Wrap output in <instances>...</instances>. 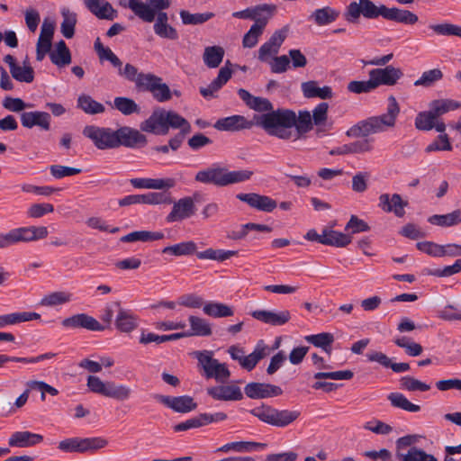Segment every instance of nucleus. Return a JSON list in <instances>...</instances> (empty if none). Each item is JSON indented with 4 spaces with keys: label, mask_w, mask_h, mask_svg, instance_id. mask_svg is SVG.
<instances>
[{
    "label": "nucleus",
    "mask_w": 461,
    "mask_h": 461,
    "mask_svg": "<svg viewBox=\"0 0 461 461\" xmlns=\"http://www.w3.org/2000/svg\"><path fill=\"white\" fill-rule=\"evenodd\" d=\"M366 19H376L379 16L395 23L413 25L418 23L416 14L398 7H387L384 5H375L371 0L351 2L346 8L344 17L350 23H357L360 16Z\"/></svg>",
    "instance_id": "nucleus-1"
},
{
    "label": "nucleus",
    "mask_w": 461,
    "mask_h": 461,
    "mask_svg": "<svg viewBox=\"0 0 461 461\" xmlns=\"http://www.w3.org/2000/svg\"><path fill=\"white\" fill-rule=\"evenodd\" d=\"M399 113V104L393 95H390L385 113L359 121L346 131V135L349 138H365L385 131L387 129L395 126L396 118Z\"/></svg>",
    "instance_id": "nucleus-2"
},
{
    "label": "nucleus",
    "mask_w": 461,
    "mask_h": 461,
    "mask_svg": "<svg viewBox=\"0 0 461 461\" xmlns=\"http://www.w3.org/2000/svg\"><path fill=\"white\" fill-rule=\"evenodd\" d=\"M184 127V132H190L191 125L175 111L163 108L155 109L151 115L140 123V130L155 135H167L169 129Z\"/></svg>",
    "instance_id": "nucleus-3"
},
{
    "label": "nucleus",
    "mask_w": 461,
    "mask_h": 461,
    "mask_svg": "<svg viewBox=\"0 0 461 461\" xmlns=\"http://www.w3.org/2000/svg\"><path fill=\"white\" fill-rule=\"evenodd\" d=\"M257 124L270 136L281 140H292L291 128L295 124V113L289 109L272 110L255 117Z\"/></svg>",
    "instance_id": "nucleus-4"
},
{
    "label": "nucleus",
    "mask_w": 461,
    "mask_h": 461,
    "mask_svg": "<svg viewBox=\"0 0 461 461\" xmlns=\"http://www.w3.org/2000/svg\"><path fill=\"white\" fill-rule=\"evenodd\" d=\"M252 176L253 172L250 170L230 171L226 167L213 165L206 169L198 171L194 179L197 182L206 185L227 186L247 181L250 179Z\"/></svg>",
    "instance_id": "nucleus-5"
},
{
    "label": "nucleus",
    "mask_w": 461,
    "mask_h": 461,
    "mask_svg": "<svg viewBox=\"0 0 461 461\" xmlns=\"http://www.w3.org/2000/svg\"><path fill=\"white\" fill-rule=\"evenodd\" d=\"M249 412L261 421L278 428L289 426L301 416L300 411L278 410L267 404H261Z\"/></svg>",
    "instance_id": "nucleus-6"
},
{
    "label": "nucleus",
    "mask_w": 461,
    "mask_h": 461,
    "mask_svg": "<svg viewBox=\"0 0 461 461\" xmlns=\"http://www.w3.org/2000/svg\"><path fill=\"white\" fill-rule=\"evenodd\" d=\"M48 230L44 226L22 227L7 233H0V249L8 248L18 242H29L46 238Z\"/></svg>",
    "instance_id": "nucleus-7"
},
{
    "label": "nucleus",
    "mask_w": 461,
    "mask_h": 461,
    "mask_svg": "<svg viewBox=\"0 0 461 461\" xmlns=\"http://www.w3.org/2000/svg\"><path fill=\"white\" fill-rule=\"evenodd\" d=\"M86 385L95 393L113 398L117 401H126L131 397V390L123 384H115L114 382H104L98 376L89 375Z\"/></svg>",
    "instance_id": "nucleus-8"
},
{
    "label": "nucleus",
    "mask_w": 461,
    "mask_h": 461,
    "mask_svg": "<svg viewBox=\"0 0 461 461\" xmlns=\"http://www.w3.org/2000/svg\"><path fill=\"white\" fill-rule=\"evenodd\" d=\"M109 441L102 437L93 438H68L59 443L58 448L67 453H86L104 448Z\"/></svg>",
    "instance_id": "nucleus-9"
},
{
    "label": "nucleus",
    "mask_w": 461,
    "mask_h": 461,
    "mask_svg": "<svg viewBox=\"0 0 461 461\" xmlns=\"http://www.w3.org/2000/svg\"><path fill=\"white\" fill-rule=\"evenodd\" d=\"M195 356L198 365L203 368V375L207 379L214 378L216 381L224 383L230 378V372L226 364L220 363L213 358L212 351H197Z\"/></svg>",
    "instance_id": "nucleus-10"
},
{
    "label": "nucleus",
    "mask_w": 461,
    "mask_h": 461,
    "mask_svg": "<svg viewBox=\"0 0 461 461\" xmlns=\"http://www.w3.org/2000/svg\"><path fill=\"white\" fill-rule=\"evenodd\" d=\"M148 4L141 0H129L128 8L135 15L146 23H152L155 20L158 11H163L170 6V0H146Z\"/></svg>",
    "instance_id": "nucleus-11"
},
{
    "label": "nucleus",
    "mask_w": 461,
    "mask_h": 461,
    "mask_svg": "<svg viewBox=\"0 0 461 461\" xmlns=\"http://www.w3.org/2000/svg\"><path fill=\"white\" fill-rule=\"evenodd\" d=\"M83 134L90 139L99 149L117 148L115 131L110 128L89 125L84 128Z\"/></svg>",
    "instance_id": "nucleus-12"
},
{
    "label": "nucleus",
    "mask_w": 461,
    "mask_h": 461,
    "mask_svg": "<svg viewBox=\"0 0 461 461\" xmlns=\"http://www.w3.org/2000/svg\"><path fill=\"white\" fill-rule=\"evenodd\" d=\"M153 398L176 412L186 413L195 410L197 407L194 398L189 395L167 396L154 394Z\"/></svg>",
    "instance_id": "nucleus-13"
},
{
    "label": "nucleus",
    "mask_w": 461,
    "mask_h": 461,
    "mask_svg": "<svg viewBox=\"0 0 461 461\" xmlns=\"http://www.w3.org/2000/svg\"><path fill=\"white\" fill-rule=\"evenodd\" d=\"M195 211L194 199L185 196L173 203L171 212L167 215L166 221L170 223L182 221L194 215Z\"/></svg>",
    "instance_id": "nucleus-14"
},
{
    "label": "nucleus",
    "mask_w": 461,
    "mask_h": 461,
    "mask_svg": "<svg viewBox=\"0 0 461 461\" xmlns=\"http://www.w3.org/2000/svg\"><path fill=\"white\" fill-rule=\"evenodd\" d=\"M61 324L65 328L86 329L91 331H103L105 330L103 324L86 313H77L65 318Z\"/></svg>",
    "instance_id": "nucleus-15"
},
{
    "label": "nucleus",
    "mask_w": 461,
    "mask_h": 461,
    "mask_svg": "<svg viewBox=\"0 0 461 461\" xmlns=\"http://www.w3.org/2000/svg\"><path fill=\"white\" fill-rule=\"evenodd\" d=\"M236 197L240 201L249 204L251 208L257 209L261 212H271L277 206V203L276 200L272 199L267 195H262L257 193H240L238 194Z\"/></svg>",
    "instance_id": "nucleus-16"
},
{
    "label": "nucleus",
    "mask_w": 461,
    "mask_h": 461,
    "mask_svg": "<svg viewBox=\"0 0 461 461\" xmlns=\"http://www.w3.org/2000/svg\"><path fill=\"white\" fill-rule=\"evenodd\" d=\"M403 76L401 68L386 66L384 68H374L369 71V77L374 79L376 88L379 86H394Z\"/></svg>",
    "instance_id": "nucleus-17"
},
{
    "label": "nucleus",
    "mask_w": 461,
    "mask_h": 461,
    "mask_svg": "<svg viewBox=\"0 0 461 461\" xmlns=\"http://www.w3.org/2000/svg\"><path fill=\"white\" fill-rule=\"evenodd\" d=\"M244 392L250 399H264L274 396H279L283 393L281 387L265 383H249Z\"/></svg>",
    "instance_id": "nucleus-18"
},
{
    "label": "nucleus",
    "mask_w": 461,
    "mask_h": 461,
    "mask_svg": "<svg viewBox=\"0 0 461 461\" xmlns=\"http://www.w3.org/2000/svg\"><path fill=\"white\" fill-rule=\"evenodd\" d=\"M250 314L254 319L272 326H282L291 320V312L288 310H256Z\"/></svg>",
    "instance_id": "nucleus-19"
},
{
    "label": "nucleus",
    "mask_w": 461,
    "mask_h": 461,
    "mask_svg": "<svg viewBox=\"0 0 461 461\" xmlns=\"http://www.w3.org/2000/svg\"><path fill=\"white\" fill-rule=\"evenodd\" d=\"M117 139V148L124 146L128 148H134L137 145L144 146L147 143V138L140 133L138 130L130 127H121L115 131Z\"/></svg>",
    "instance_id": "nucleus-20"
},
{
    "label": "nucleus",
    "mask_w": 461,
    "mask_h": 461,
    "mask_svg": "<svg viewBox=\"0 0 461 461\" xmlns=\"http://www.w3.org/2000/svg\"><path fill=\"white\" fill-rule=\"evenodd\" d=\"M378 200V206L384 212H393L397 217L404 215V208L408 205V203L403 201L400 194H382Z\"/></svg>",
    "instance_id": "nucleus-21"
},
{
    "label": "nucleus",
    "mask_w": 461,
    "mask_h": 461,
    "mask_svg": "<svg viewBox=\"0 0 461 461\" xmlns=\"http://www.w3.org/2000/svg\"><path fill=\"white\" fill-rule=\"evenodd\" d=\"M374 149L370 139H362L350 143L343 144L330 150L331 156H343L348 154H361L372 151Z\"/></svg>",
    "instance_id": "nucleus-22"
},
{
    "label": "nucleus",
    "mask_w": 461,
    "mask_h": 461,
    "mask_svg": "<svg viewBox=\"0 0 461 461\" xmlns=\"http://www.w3.org/2000/svg\"><path fill=\"white\" fill-rule=\"evenodd\" d=\"M50 113L46 112H23L21 114L22 125L28 129L38 126L43 131H49L50 129Z\"/></svg>",
    "instance_id": "nucleus-23"
},
{
    "label": "nucleus",
    "mask_w": 461,
    "mask_h": 461,
    "mask_svg": "<svg viewBox=\"0 0 461 461\" xmlns=\"http://www.w3.org/2000/svg\"><path fill=\"white\" fill-rule=\"evenodd\" d=\"M207 393L217 401H240L243 393L237 385H217L207 388Z\"/></svg>",
    "instance_id": "nucleus-24"
},
{
    "label": "nucleus",
    "mask_w": 461,
    "mask_h": 461,
    "mask_svg": "<svg viewBox=\"0 0 461 461\" xmlns=\"http://www.w3.org/2000/svg\"><path fill=\"white\" fill-rule=\"evenodd\" d=\"M86 7L97 18L113 21L117 17V11L105 0H83Z\"/></svg>",
    "instance_id": "nucleus-25"
},
{
    "label": "nucleus",
    "mask_w": 461,
    "mask_h": 461,
    "mask_svg": "<svg viewBox=\"0 0 461 461\" xmlns=\"http://www.w3.org/2000/svg\"><path fill=\"white\" fill-rule=\"evenodd\" d=\"M229 66H231V63L228 60L226 66L219 70L217 77L208 86L200 88V93L204 98L213 97L214 94L229 81L232 74Z\"/></svg>",
    "instance_id": "nucleus-26"
},
{
    "label": "nucleus",
    "mask_w": 461,
    "mask_h": 461,
    "mask_svg": "<svg viewBox=\"0 0 461 461\" xmlns=\"http://www.w3.org/2000/svg\"><path fill=\"white\" fill-rule=\"evenodd\" d=\"M131 185L138 189H170L176 185L174 178H131Z\"/></svg>",
    "instance_id": "nucleus-27"
},
{
    "label": "nucleus",
    "mask_w": 461,
    "mask_h": 461,
    "mask_svg": "<svg viewBox=\"0 0 461 461\" xmlns=\"http://www.w3.org/2000/svg\"><path fill=\"white\" fill-rule=\"evenodd\" d=\"M118 308V314L115 319V327L121 332L129 333L138 327V318L130 311L122 309L120 302H114Z\"/></svg>",
    "instance_id": "nucleus-28"
},
{
    "label": "nucleus",
    "mask_w": 461,
    "mask_h": 461,
    "mask_svg": "<svg viewBox=\"0 0 461 461\" xmlns=\"http://www.w3.org/2000/svg\"><path fill=\"white\" fill-rule=\"evenodd\" d=\"M238 95L250 109L264 113H270L273 110L272 103L267 98L254 96L243 88L239 89Z\"/></svg>",
    "instance_id": "nucleus-29"
},
{
    "label": "nucleus",
    "mask_w": 461,
    "mask_h": 461,
    "mask_svg": "<svg viewBox=\"0 0 461 461\" xmlns=\"http://www.w3.org/2000/svg\"><path fill=\"white\" fill-rule=\"evenodd\" d=\"M43 437L41 434L30 431H16L8 439L10 447H28L42 442Z\"/></svg>",
    "instance_id": "nucleus-30"
},
{
    "label": "nucleus",
    "mask_w": 461,
    "mask_h": 461,
    "mask_svg": "<svg viewBox=\"0 0 461 461\" xmlns=\"http://www.w3.org/2000/svg\"><path fill=\"white\" fill-rule=\"evenodd\" d=\"M269 19V14H267L250 27L249 31L245 33L242 39V46L244 48L251 49L258 44V39L262 35Z\"/></svg>",
    "instance_id": "nucleus-31"
},
{
    "label": "nucleus",
    "mask_w": 461,
    "mask_h": 461,
    "mask_svg": "<svg viewBox=\"0 0 461 461\" xmlns=\"http://www.w3.org/2000/svg\"><path fill=\"white\" fill-rule=\"evenodd\" d=\"M252 125L251 122H248L247 119L242 115H232L225 118L219 119L214 128L218 131H239L241 129H249Z\"/></svg>",
    "instance_id": "nucleus-32"
},
{
    "label": "nucleus",
    "mask_w": 461,
    "mask_h": 461,
    "mask_svg": "<svg viewBox=\"0 0 461 461\" xmlns=\"http://www.w3.org/2000/svg\"><path fill=\"white\" fill-rule=\"evenodd\" d=\"M313 124L310 112L300 111L298 116L295 115L294 127L291 128L292 140H299L302 135L307 133L312 129Z\"/></svg>",
    "instance_id": "nucleus-33"
},
{
    "label": "nucleus",
    "mask_w": 461,
    "mask_h": 461,
    "mask_svg": "<svg viewBox=\"0 0 461 461\" xmlns=\"http://www.w3.org/2000/svg\"><path fill=\"white\" fill-rule=\"evenodd\" d=\"M321 244L336 248H345L352 242V236L330 229L323 230Z\"/></svg>",
    "instance_id": "nucleus-34"
},
{
    "label": "nucleus",
    "mask_w": 461,
    "mask_h": 461,
    "mask_svg": "<svg viewBox=\"0 0 461 461\" xmlns=\"http://www.w3.org/2000/svg\"><path fill=\"white\" fill-rule=\"evenodd\" d=\"M275 10V5H262L254 8L234 12L232 16L239 19H251L257 23L258 19L263 18L267 14H269V18H271Z\"/></svg>",
    "instance_id": "nucleus-35"
},
{
    "label": "nucleus",
    "mask_w": 461,
    "mask_h": 461,
    "mask_svg": "<svg viewBox=\"0 0 461 461\" xmlns=\"http://www.w3.org/2000/svg\"><path fill=\"white\" fill-rule=\"evenodd\" d=\"M303 94L306 98L319 97L321 99H330L333 96L330 86H325L319 87L316 81L311 80L303 82L301 86Z\"/></svg>",
    "instance_id": "nucleus-36"
},
{
    "label": "nucleus",
    "mask_w": 461,
    "mask_h": 461,
    "mask_svg": "<svg viewBox=\"0 0 461 461\" xmlns=\"http://www.w3.org/2000/svg\"><path fill=\"white\" fill-rule=\"evenodd\" d=\"M161 252L163 254L172 255L175 257L191 256L198 253L197 246L193 240L165 247Z\"/></svg>",
    "instance_id": "nucleus-37"
},
{
    "label": "nucleus",
    "mask_w": 461,
    "mask_h": 461,
    "mask_svg": "<svg viewBox=\"0 0 461 461\" xmlns=\"http://www.w3.org/2000/svg\"><path fill=\"white\" fill-rule=\"evenodd\" d=\"M430 224L440 227H452L461 223V210L457 209L447 214H434L428 219Z\"/></svg>",
    "instance_id": "nucleus-38"
},
{
    "label": "nucleus",
    "mask_w": 461,
    "mask_h": 461,
    "mask_svg": "<svg viewBox=\"0 0 461 461\" xmlns=\"http://www.w3.org/2000/svg\"><path fill=\"white\" fill-rule=\"evenodd\" d=\"M224 49L221 46H208L204 49L203 60L209 68H216L222 62Z\"/></svg>",
    "instance_id": "nucleus-39"
},
{
    "label": "nucleus",
    "mask_w": 461,
    "mask_h": 461,
    "mask_svg": "<svg viewBox=\"0 0 461 461\" xmlns=\"http://www.w3.org/2000/svg\"><path fill=\"white\" fill-rule=\"evenodd\" d=\"M267 447L266 443L252 442V441H237L227 443L218 448V451L227 453L230 450L237 452H250L253 450L264 449Z\"/></svg>",
    "instance_id": "nucleus-40"
},
{
    "label": "nucleus",
    "mask_w": 461,
    "mask_h": 461,
    "mask_svg": "<svg viewBox=\"0 0 461 461\" xmlns=\"http://www.w3.org/2000/svg\"><path fill=\"white\" fill-rule=\"evenodd\" d=\"M165 235L161 231H149V230H137L132 231L121 238L122 242H135V241H153L164 239Z\"/></svg>",
    "instance_id": "nucleus-41"
},
{
    "label": "nucleus",
    "mask_w": 461,
    "mask_h": 461,
    "mask_svg": "<svg viewBox=\"0 0 461 461\" xmlns=\"http://www.w3.org/2000/svg\"><path fill=\"white\" fill-rule=\"evenodd\" d=\"M50 60L58 67H64L70 64L71 54L63 40L56 44V50L50 53Z\"/></svg>",
    "instance_id": "nucleus-42"
},
{
    "label": "nucleus",
    "mask_w": 461,
    "mask_h": 461,
    "mask_svg": "<svg viewBox=\"0 0 461 461\" xmlns=\"http://www.w3.org/2000/svg\"><path fill=\"white\" fill-rule=\"evenodd\" d=\"M429 107L434 115L438 118L449 111L459 109L461 107V103L452 99H437L431 101Z\"/></svg>",
    "instance_id": "nucleus-43"
},
{
    "label": "nucleus",
    "mask_w": 461,
    "mask_h": 461,
    "mask_svg": "<svg viewBox=\"0 0 461 461\" xmlns=\"http://www.w3.org/2000/svg\"><path fill=\"white\" fill-rule=\"evenodd\" d=\"M339 16V12L330 6L316 9L311 15L315 23L323 26L335 22Z\"/></svg>",
    "instance_id": "nucleus-44"
},
{
    "label": "nucleus",
    "mask_w": 461,
    "mask_h": 461,
    "mask_svg": "<svg viewBox=\"0 0 461 461\" xmlns=\"http://www.w3.org/2000/svg\"><path fill=\"white\" fill-rule=\"evenodd\" d=\"M203 311L204 314L212 318L230 317L234 314L232 307L216 302L206 303L203 307Z\"/></svg>",
    "instance_id": "nucleus-45"
},
{
    "label": "nucleus",
    "mask_w": 461,
    "mask_h": 461,
    "mask_svg": "<svg viewBox=\"0 0 461 461\" xmlns=\"http://www.w3.org/2000/svg\"><path fill=\"white\" fill-rule=\"evenodd\" d=\"M304 339L313 346L322 348L327 354H331V344L334 341L333 334L322 332L314 335H308Z\"/></svg>",
    "instance_id": "nucleus-46"
},
{
    "label": "nucleus",
    "mask_w": 461,
    "mask_h": 461,
    "mask_svg": "<svg viewBox=\"0 0 461 461\" xmlns=\"http://www.w3.org/2000/svg\"><path fill=\"white\" fill-rule=\"evenodd\" d=\"M387 399L394 408H399L410 412H418L420 411V405L411 402L401 393H391L388 394Z\"/></svg>",
    "instance_id": "nucleus-47"
},
{
    "label": "nucleus",
    "mask_w": 461,
    "mask_h": 461,
    "mask_svg": "<svg viewBox=\"0 0 461 461\" xmlns=\"http://www.w3.org/2000/svg\"><path fill=\"white\" fill-rule=\"evenodd\" d=\"M189 324L191 327L190 335L206 337L212 334V328L210 323L205 320L198 316L191 315L188 318Z\"/></svg>",
    "instance_id": "nucleus-48"
},
{
    "label": "nucleus",
    "mask_w": 461,
    "mask_h": 461,
    "mask_svg": "<svg viewBox=\"0 0 461 461\" xmlns=\"http://www.w3.org/2000/svg\"><path fill=\"white\" fill-rule=\"evenodd\" d=\"M238 254L236 250H224V249H207L204 251L196 253V257L199 259H209L215 260L219 262L225 261L231 257H234Z\"/></svg>",
    "instance_id": "nucleus-49"
},
{
    "label": "nucleus",
    "mask_w": 461,
    "mask_h": 461,
    "mask_svg": "<svg viewBox=\"0 0 461 461\" xmlns=\"http://www.w3.org/2000/svg\"><path fill=\"white\" fill-rule=\"evenodd\" d=\"M179 15L185 25H198L213 18L215 14L212 12L191 14L186 10H181Z\"/></svg>",
    "instance_id": "nucleus-50"
},
{
    "label": "nucleus",
    "mask_w": 461,
    "mask_h": 461,
    "mask_svg": "<svg viewBox=\"0 0 461 461\" xmlns=\"http://www.w3.org/2000/svg\"><path fill=\"white\" fill-rule=\"evenodd\" d=\"M63 21L60 25L61 33L67 39H71L75 34V26L77 23V14L68 8L61 11Z\"/></svg>",
    "instance_id": "nucleus-51"
},
{
    "label": "nucleus",
    "mask_w": 461,
    "mask_h": 461,
    "mask_svg": "<svg viewBox=\"0 0 461 461\" xmlns=\"http://www.w3.org/2000/svg\"><path fill=\"white\" fill-rule=\"evenodd\" d=\"M77 106L88 114H97L104 112V106L87 95H79Z\"/></svg>",
    "instance_id": "nucleus-52"
},
{
    "label": "nucleus",
    "mask_w": 461,
    "mask_h": 461,
    "mask_svg": "<svg viewBox=\"0 0 461 461\" xmlns=\"http://www.w3.org/2000/svg\"><path fill=\"white\" fill-rule=\"evenodd\" d=\"M400 389L408 392H427L430 385L412 376L405 375L399 380Z\"/></svg>",
    "instance_id": "nucleus-53"
},
{
    "label": "nucleus",
    "mask_w": 461,
    "mask_h": 461,
    "mask_svg": "<svg viewBox=\"0 0 461 461\" xmlns=\"http://www.w3.org/2000/svg\"><path fill=\"white\" fill-rule=\"evenodd\" d=\"M55 356L56 354L52 352L41 354L34 357H9L7 355L0 354V367L4 366V365L7 362L34 364L42 360L50 359Z\"/></svg>",
    "instance_id": "nucleus-54"
},
{
    "label": "nucleus",
    "mask_w": 461,
    "mask_h": 461,
    "mask_svg": "<svg viewBox=\"0 0 461 461\" xmlns=\"http://www.w3.org/2000/svg\"><path fill=\"white\" fill-rule=\"evenodd\" d=\"M71 301V294L67 292H53L45 295L41 300V305L47 307H53L60 304L67 303Z\"/></svg>",
    "instance_id": "nucleus-55"
},
{
    "label": "nucleus",
    "mask_w": 461,
    "mask_h": 461,
    "mask_svg": "<svg viewBox=\"0 0 461 461\" xmlns=\"http://www.w3.org/2000/svg\"><path fill=\"white\" fill-rule=\"evenodd\" d=\"M142 204L158 205L170 204L173 203L172 197L166 192H151L141 194Z\"/></svg>",
    "instance_id": "nucleus-56"
},
{
    "label": "nucleus",
    "mask_w": 461,
    "mask_h": 461,
    "mask_svg": "<svg viewBox=\"0 0 461 461\" xmlns=\"http://www.w3.org/2000/svg\"><path fill=\"white\" fill-rule=\"evenodd\" d=\"M113 106L124 115H130L134 113H140V107L134 100L128 97H115Z\"/></svg>",
    "instance_id": "nucleus-57"
},
{
    "label": "nucleus",
    "mask_w": 461,
    "mask_h": 461,
    "mask_svg": "<svg viewBox=\"0 0 461 461\" xmlns=\"http://www.w3.org/2000/svg\"><path fill=\"white\" fill-rule=\"evenodd\" d=\"M158 81H162V78L151 74V73H140L135 85L139 89H142L149 92H154L156 85Z\"/></svg>",
    "instance_id": "nucleus-58"
},
{
    "label": "nucleus",
    "mask_w": 461,
    "mask_h": 461,
    "mask_svg": "<svg viewBox=\"0 0 461 461\" xmlns=\"http://www.w3.org/2000/svg\"><path fill=\"white\" fill-rule=\"evenodd\" d=\"M443 73L439 68H433L422 73L421 77L414 82L415 86L429 87L435 82L441 80Z\"/></svg>",
    "instance_id": "nucleus-59"
},
{
    "label": "nucleus",
    "mask_w": 461,
    "mask_h": 461,
    "mask_svg": "<svg viewBox=\"0 0 461 461\" xmlns=\"http://www.w3.org/2000/svg\"><path fill=\"white\" fill-rule=\"evenodd\" d=\"M437 119L430 109L420 112L415 118V127L420 131H430L434 128V121Z\"/></svg>",
    "instance_id": "nucleus-60"
},
{
    "label": "nucleus",
    "mask_w": 461,
    "mask_h": 461,
    "mask_svg": "<svg viewBox=\"0 0 461 461\" xmlns=\"http://www.w3.org/2000/svg\"><path fill=\"white\" fill-rule=\"evenodd\" d=\"M431 29L436 34L441 36H457L461 38V26L444 23L439 24H430Z\"/></svg>",
    "instance_id": "nucleus-61"
},
{
    "label": "nucleus",
    "mask_w": 461,
    "mask_h": 461,
    "mask_svg": "<svg viewBox=\"0 0 461 461\" xmlns=\"http://www.w3.org/2000/svg\"><path fill=\"white\" fill-rule=\"evenodd\" d=\"M14 68L10 73L15 80L25 83H32L33 81L34 71L31 66L21 67L16 65Z\"/></svg>",
    "instance_id": "nucleus-62"
},
{
    "label": "nucleus",
    "mask_w": 461,
    "mask_h": 461,
    "mask_svg": "<svg viewBox=\"0 0 461 461\" xmlns=\"http://www.w3.org/2000/svg\"><path fill=\"white\" fill-rule=\"evenodd\" d=\"M375 88V84L371 77L366 81H351L348 85V90L355 94L369 93Z\"/></svg>",
    "instance_id": "nucleus-63"
},
{
    "label": "nucleus",
    "mask_w": 461,
    "mask_h": 461,
    "mask_svg": "<svg viewBox=\"0 0 461 461\" xmlns=\"http://www.w3.org/2000/svg\"><path fill=\"white\" fill-rule=\"evenodd\" d=\"M429 453L417 447H412L407 450L405 454H399L400 461H425Z\"/></svg>",
    "instance_id": "nucleus-64"
}]
</instances>
